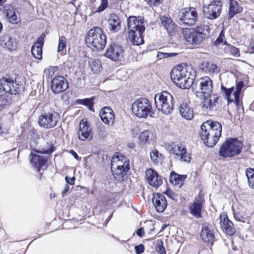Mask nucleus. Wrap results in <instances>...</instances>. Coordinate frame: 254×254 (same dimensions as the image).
Returning <instances> with one entry per match:
<instances>
[{
  "label": "nucleus",
  "instance_id": "37998d69",
  "mask_svg": "<svg viewBox=\"0 0 254 254\" xmlns=\"http://www.w3.org/2000/svg\"><path fill=\"white\" fill-rule=\"evenodd\" d=\"M150 157L152 162L154 164H158L161 162L162 155L159 152L154 149L150 152Z\"/></svg>",
  "mask_w": 254,
  "mask_h": 254
},
{
  "label": "nucleus",
  "instance_id": "dca6fc26",
  "mask_svg": "<svg viewBox=\"0 0 254 254\" xmlns=\"http://www.w3.org/2000/svg\"><path fill=\"white\" fill-rule=\"evenodd\" d=\"M51 86L53 92L58 94L67 89L68 87V83L64 76H58L53 79Z\"/></svg>",
  "mask_w": 254,
  "mask_h": 254
},
{
  "label": "nucleus",
  "instance_id": "423d86ee",
  "mask_svg": "<svg viewBox=\"0 0 254 254\" xmlns=\"http://www.w3.org/2000/svg\"><path fill=\"white\" fill-rule=\"evenodd\" d=\"M155 103L157 109L162 113L169 115L172 113L174 108V98L167 91H163L155 95Z\"/></svg>",
  "mask_w": 254,
  "mask_h": 254
},
{
  "label": "nucleus",
  "instance_id": "473e14b6",
  "mask_svg": "<svg viewBox=\"0 0 254 254\" xmlns=\"http://www.w3.org/2000/svg\"><path fill=\"white\" fill-rule=\"evenodd\" d=\"M1 45L3 48L10 51L15 50L17 46L16 40L8 35L3 36L1 40Z\"/></svg>",
  "mask_w": 254,
  "mask_h": 254
},
{
  "label": "nucleus",
  "instance_id": "4be33fe9",
  "mask_svg": "<svg viewBox=\"0 0 254 254\" xmlns=\"http://www.w3.org/2000/svg\"><path fill=\"white\" fill-rule=\"evenodd\" d=\"M152 202L159 212H163L167 207V201L165 196L161 193L154 194L152 199Z\"/></svg>",
  "mask_w": 254,
  "mask_h": 254
},
{
  "label": "nucleus",
  "instance_id": "774afa93",
  "mask_svg": "<svg viewBox=\"0 0 254 254\" xmlns=\"http://www.w3.org/2000/svg\"><path fill=\"white\" fill-rule=\"evenodd\" d=\"M2 28V25L1 23L0 22V32H1Z\"/></svg>",
  "mask_w": 254,
  "mask_h": 254
},
{
  "label": "nucleus",
  "instance_id": "a18cd8bd",
  "mask_svg": "<svg viewBox=\"0 0 254 254\" xmlns=\"http://www.w3.org/2000/svg\"><path fill=\"white\" fill-rule=\"evenodd\" d=\"M66 38L64 36H61L59 38L58 51L62 52L66 47Z\"/></svg>",
  "mask_w": 254,
  "mask_h": 254
},
{
  "label": "nucleus",
  "instance_id": "79ce46f5",
  "mask_svg": "<svg viewBox=\"0 0 254 254\" xmlns=\"http://www.w3.org/2000/svg\"><path fill=\"white\" fill-rule=\"evenodd\" d=\"M244 86V83L242 81L239 82L236 85V90L234 92L235 98V103L237 106L240 104V96L242 89Z\"/></svg>",
  "mask_w": 254,
  "mask_h": 254
},
{
  "label": "nucleus",
  "instance_id": "680f3d73",
  "mask_svg": "<svg viewBox=\"0 0 254 254\" xmlns=\"http://www.w3.org/2000/svg\"><path fill=\"white\" fill-rule=\"evenodd\" d=\"M136 234L140 237H142L144 234V231L143 228H140L136 231Z\"/></svg>",
  "mask_w": 254,
  "mask_h": 254
},
{
  "label": "nucleus",
  "instance_id": "6e6552de",
  "mask_svg": "<svg viewBox=\"0 0 254 254\" xmlns=\"http://www.w3.org/2000/svg\"><path fill=\"white\" fill-rule=\"evenodd\" d=\"M197 18V12L194 7L182 8L178 13L179 23L181 26H192L195 24Z\"/></svg>",
  "mask_w": 254,
  "mask_h": 254
},
{
  "label": "nucleus",
  "instance_id": "864d4df0",
  "mask_svg": "<svg viewBox=\"0 0 254 254\" xmlns=\"http://www.w3.org/2000/svg\"><path fill=\"white\" fill-rule=\"evenodd\" d=\"M8 103V100L5 96L0 95V111L2 110Z\"/></svg>",
  "mask_w": 254,
  "mask_h": 254
},
{
  "label": "nucleus",
  "instance_id": "58836bf2",
  "mask_svg": "<svg viewBox=\"0 0 254 254\" xmlns=\"http://www.w3.org/2000/svg\"><path fill=\"white\" fill-rule=\"evenodd\" d=\"M233 87L228 88L223 85L221 86V93L224 97L227 100L228 104L233 102H235V99H233L231 98V95L233 91Z\"/></svg>",
  "mask_w": 254,
  "mask_h": 254
},
{
  "label": "nucleus",
  "instance_id": "f3484780",
  "mask_svg": "<svg viewBox=\"0 0 254 254\" xmlns=\"http://www.w3.org/2000/svg\"><path fill=\"white\" fill-rule=\"evenodd\" d=\"M145 177L149 185L154 188H158L162 184V180L154 170L149 169L145 172Z\"/></svg>",
  "mask_w": 254,
  "mask_h": 254
},
{
  "label": "nucleus",
  "instance_id": "2f4dec72",
  "mask_svg": "<svg viewBox=\"0 0 254 254\" xmlns=\"http://www.w3.org/2000/svg\"><path fill=\"white\" fill-rule=\"evenodd\" d=\"M202 203L198 200L193 202L189 207L190 213L197 219L201 218Z\"/></svg>",
  "mask_w": 254,
  "mask_h": 254
},
{
  "label": "nucleus",
  "instance_id": "3c124183",
  "mask_svg": "<svg viewBox=\"0 0 254 254\" xmlns=\"http://www.w3.org/2000/svg\"><path fill=\"white\" fill-rule=\"evenodd\" d=\"M80 103L86 106L89 110H92V108L93 105V101L92 98H86L85 99L80 100Z\"/></svg>",
  "mask_w": 254,
  "mask_h": 254
},
{
  "label": "nucleus",
  "instance_id": "69168bd1",
  "mask_svg": "<svg viewBox=\"0 0 254 254\" xmlns=\"http://www.w3.org/2000/svg\"><path fill=\"white\" fill-rule=\"evenodd\" d=\"M71 153L76 159L79 160L78 156L76 152H75L73 150H71Z\"/></svg>",
  "mask_w": 254,
  "mask_h": 254
},
{
  "label": "nucleus",
  "instance_id": "603ef678",
  "mask_svg": "<svg viewBox=\"0 0 254 254\" xmlns=\"http://www.w3.org/2000/svg\"><path fill=\"white\" fill-rule=\"evenodd\" d=\"M108 0H100V4L95 12H100L104 10L108 6Z\"/></svg>",
  "mask_w": 254,
  "mask_h": 254
},
{
  "label": "nucleus",
  "instance_id": "5fc2aeb1",
  "mask_svg": "<svg viewBox=\"0 0 254 254\" xmlns=\"http://www.w3.org/2000/svg\"><path fill=\"white\" fill-rule=\"evenodd\" d=\"M163 0H145L151 6H157L161 4Z\"/></svg>",
  "mask_w": 254,
  "mask_h": 254
},
{
  "label": "nucleus",
  "instance_id": "1a4fd4ad",
  "mask_svg": "<svg viewBox=\"0 0 254 254\" xmlns=\"http://www.w3.org/2000/svg\"><path fill=\"white\" fill-rule=\"evenodd\" d=\"M60 118V115L56 112H45L39 116L38 124L41 127L50 129L57 125Z\"/></svg>",
  "mask_w": 254,
  "mask_h": 254
},
{
  "label": "nucleus",
  "instance_id": "f704fd0d",
  "mask_svg": "<svg viewBox=\"0 0 254 254\" xmlns=\"http://www.w3.org/2000/svg\"><path fill=\"white\" fill-rule=\"evenodd\" d=\"M160 20L162 25H163L166 28L168 33L169 34H171L174 30L176 27L175 24L173 22L171 18L170 17L164 16L161 17Z\"/></svg>",
  "mask_w": 254,
  "mask_h": 254
},
{
  "label": "nucleus",
  "instance_id": "393cba45",
  "mask_svg": "<svg viewBox=\"0 0 254 254\" xmlns=\"http://www.w3.org/2000/svg\"><path fill=\"white\" fill-rule=\"evenodd\" d=\"M100 116L101 120L105 124L109 125L110 123L114 122L115 114L113 110L109 107L102 108L100 112Z\"/></svg>",
  "mask_w": 254,
  "mask_h": 254
},
{
  "label": "nucleus",
  "instance_id": "052dcab7",
  "mask_svg": "<svg viewBox=\"0 0 254 254\" xmlns=\"http://www.w3.org/2000/svg\"><path fill=\"white\" fill-rule=\"evenodd\" d=\"M65 181L67 184L71 185H74L75 178L74 177L69 178L67 176L65 178Z\"/></svg>",
  "mask_w": 254,
  "mask_h": 254
},
{
  "label": "nucleus",
  "instance_id": "09e8293b",
  "mask_svg": "<svg viewBox=\"0 0 254 254\" xmlns=\"http://www.w3.org/2000/svg\"><path fill=\"white\" fill-rule=\"evenodd\" d=\"M3 9V12L6 14L7 18L10 16V15H12L13 13H15L13 8L9 4H5Z\"/></svg>",
  "mask_w": 254,
  "mask_h": 254
},
{
  "label": "nucleus",
  "instance_id": "cd10ccee",
  "mask_svg": "<svg viewBox=\"0 0 254 254\" xmlns=\"http://www.w3.org/2000/svg\"><path fill=\"white\" fill-rule=\"evenodd\" d=\"M207 37L199 33L192 31L186 35V40L188 43L192 45H200Z\"/></svg>",
  "mask_w": 254,
  "mask_h": 254
},
{
  "label": "nucleus",
  "instance_id": "c756f323",
  "mask_svg": "<svg viewBox=\"0 0 254 254\" xmlns=\"http://www.w3.org/2000/svg\"><path fill=\"white\" fill-rule=\"evenodd\" d=\"M233 210L234 217L237 221L244 223L248 220V215L245 207L239 205L236 209L233 208Z\"/></svg>",
  "mask_w": 254,
  "mask_h": 254
},
{
  "label": "nucleus",
  "instance_id": "e2e57ef3",
  "mask_svg": "<svg viewBox=\"0 0 254 254\" xmlns=\"http://www.w3.org/2000/svg\"><path fill=\"white\" fill-rule=\"evenodd\" d=\"M99 134H101L102 136L106 135V130L104 127H101L99 128Z\"/></svg>",
  "mask_w": 254,
  "mask_h": 254
},
{
  "label": "nucleus",
  "instance_id": "8fccbe9b",
  "mask_svg": "<svg viewBox=\"0 0 254 254\" xmlns=\"http://www.w3.org/2000/svg\"><path fill=\"white\" fill-rule=\"evenodd\" d=\"M177 55L176 53H163L159 52L157 55V58L158 59L167 58L169 57H175Z\"/></svg>",
  "mask_w": 254,
  "mask_h": 254
},
{
  "label": "nucleus",
  "instance_id": "412c9836",
  "mask_svg": "<svg viewBox=\"0 0 254 254\" xmlns=\"http://www.w3.org/2000/svg\"><path fill=\"white\" fill-rule=\"evenodd\" d=\"M45 37V35L44 34L41 35L31 48V53L33 56L38 60L41 59L42 57V47L44 42Z\"/></svg>",
  "mask_w": 254,
  "mask_h": 254
},
{
  "label": "nucleus",
  "instance_id": "4d7b16f0",
  "mask_svg": "<svg viewBox=\"0 0 254 254\" xmlns=\"http://www.w3.org/2000/svg\"><path fill=\"white\" fill-rule=\"evenodd\" d=\"M135 253L137 254H140L142 253L144 251V246L142 244H140L138 246H136L134 248Z\"/></svg>",
  "mask_w": 254,
  "mask_h": 254
},
{
  "label": "nucleus",
  "instance_id": "20e7f679",
  "mask_svg": "<svg viewBox=\"0 0 254 254\" xmlns=\"http://www.w3.org/2000/svg\"><path fill=\"white\" fill-rule=\"evenodd\" d=\"M85 42L87 45L93 50L100 51L105 48L107 38L102 29L96 27L88 31Z\"/></svg>",
  "mask_w": 254,
  "mask_h": 254
},
{
  "label": "nucleus",
  "instance_id": "aec40b11",
  "mask_svg": "<svg viewBox=\"0 0 254 254\" xmlns=\"http://www.w3.org/2000/svg\"><path fill=\"white\" fill-rule=\"evenodd\" d=\"M78 134L79 139L81 140H90L92 138L91 128L87 122L83 120L81 121Z\"/></svg>",
  "mask_w": 254,
  "mask_h": 254
},
{
  "label": "nucleus",
  "instance_id": "a19ab883",
  "mask_svg": "<svg viewBox=\"0 0 254 254\" xmlns=\"http://www.w3.org/2000/svg\"><path fill=\"white\" fill-rule=\"evenodd\" d=\"M249 186L252 189H254V169L253 168H247L245 171Z\"/></svg>",
  "mask_w": 254,
  "mask_h": 254
},
{
  "label": "nucleus",
  "instance_id": "c9c22d12",
  "mask_svg": "<svg viewBox=\"0 0 254 254\" xmlns=\"http://www.w3.org/2000/svg\"><path fill=\"white\" fill-rule=\"evenodd\" d=\"M186 178L185 175H180L172 172L170 174L169 180L174 186L179 185L180 187L184 184Z\"/></svg>",
  "mask_w": 254,
  "mask_h": 254
},
{
  "label": "nucleus",
  "instance_id": "0eeeda50",
  "mask_svg": "<svg viewBox=\"0 0 254 254\" xmlns=\"http://www.w3.org/2000/svg\"><path fill=\"white\" fill-rule=\"evenodd\" d=\"M131 110L136 117L146 118L152 113V105L147 98H140L133 103Z\"/></svg>",
  "mask_w": 254,
  "mask_h": 254
},
{
  "label": "nucleus",
  "instance_id": "f03ea898",
  "mask_svg": "<svg viewBox=\"0 0 254 254\" xmlns=\"http://www.w3.org/2000/svg\"><path fill=\"white\" fill-rule=\"evenodd\" d=\"M221 132L222 126L220 123L207 121L201 125L199 135L206 146L212 147L219 140Z\"/></svg>",
  "mask_w": 254,
  "mask_h": 254
},
{
  "label": "nucleus",
  "instance_id": "338daca9",
  "mask_svg": "<svg viewBox=\"0 0 254 254\" xmlns=\"http://www.w3.org/2000/svg\"><path fill=\"white\" fill-rule=\"evenodd\" d=\"M6 0H0V5H1L2 3H4Z\"/></svg>",
  "mask_w": 254,
  "mask_h": 254
},
{
  "label": "nucleus",
  "instance_id": "5701e85b",
  "mask_svg": "<svg viewBox=\"0 0 254 254\" xmlns=\"http://www.w3.org/2000/svg\"><path fill=\"white\" fill-rule=\"evenodd\" d=\"M108 28L112 32H118L121 28V20L115 14H111L108 19Z\"/></svg>",
  "mask_w": 254,
  "mask_h": 254
},
{
  "label": "nucleus",
  "instance_id": "4468645a",
  "mask_svg": "<svg viewBox=\"0 0 254 254\" xmlns=\"http://www.w3.org/2000/svg\"><path fill=\"white\" fill-rule=\"evenodd\" d=\"M127 26L128 30L144 32L145 30L144 19L141 16H129L127 18Z\"/></svg>",
  "mask_w": 254,
  "mask_h": 254
},
{
  "label": "nucleus",
  "instance_id": "6ab92c4d",
  "mask_svg": "<svg viewBox=\"0 0 254 254\" xmlns=\"http://www.w3.org/2000/svg\"><path fill=\"white\" fill-rule=\"evenodd\" d=\"M220 224L222 230L229 235H233L235 233L233 223L229 220L225 213L221 214L219 216Z\"/></svg>",
  "mask_w": 254,
  "mask_h": 254
},
{
  "label": "nucleus",
  "instance_id": "bf43d9fd",
  "mask_svg": "<svg viewBox=\"0 0 254 254\" xmlns=\"http://www.w3.org/2000/svg\"><path fill=\"white\" fill-rule=\"evenodd\" d=\"M9 22L11 23L14 24L17 23L18 22L17 15L15 13H13L12 15H10V16L8 18Z\"/></svg>",
  "mask_w": 254,
  "mask_h": 254
},
{
  "label": "nucleus",
  "instance_id": "39448f33",
  "mask_svg": "<svg viewBox=\"0 0 254 254\" xmlns=\"http://www.w3.org/2000/svg\"><path fill=\"white\" fill-rule=\"evenodd\" d=\"M243 148V143L237 138H230L220 146L219 155L224 158L233 157L239 154Z\"/></svg>",
  "mask_w": 254,
  "mask_h": 254
},
{
  "label": "nucleus",
  "instance_id": "c85d7f7f",
  "mask_svg": "<svg viewBox=\"0 0 254 254\" xmlns=\"http://www.w3.org/2000/svg\"><path fill=\"white\" fill-rule=\"evenodd\" d=\"M199 68L203 72L209 74L217 73L219 71L218 66L212 63L204 61L199 64Z\"/></svg>",
  "mask_w": 254,
  "mask_h": 254
},
{
  "label": "nucleus",
  "instance_id": "bb28decb",
  "mask_svg": "<svg viewBox=\"0 0 254 254\" xmlns=\"http://www.w3.org/2000/svg\"><path fill=\"white\" fill-rule=\"evenodd\" d=\"M143 32L135 31V30H128V39L133 45H140L144 43Z\"/></svg>",
  "mask_w": 254,
  "mask_h": 254
},
{
  "label": "nucleus",
  "instance_id": "c03bdc74",
  "mask_svg": "<svg viewBox=\"0 0 254 254\" xmlns=\"http://www.w3.org/2000/svg\"><path fill=\"white\" fill-rule=\"evenodd\" d=\"M151 135V132L148 130H146L142 131L139 137L140 143L142 144L149 143Z\"/></svg>",
  "mask_w": 254,
  "mask_h": 254
},
{
  "label": "nucleus",
  "instance_id": "2eb2a0df",
  "mask_svg": "<svg viewBox=\"0 0 254 254\" xmlns=\"http://www.w3.org/2000/svg\"><path fill=\"white\" fill-rule=\"evenodd\" d=\"M200 237L208 246H212L215 241L214 230L212 226L209 224H203Z\"/></svg>",
  "mask_w": 254,
  "mask_h": 254
},
{
  "label": "nucleus",
  "instance_id": "e433bc0d",
  "mask_svg": "<svg viewBox=\"0 0 254 254\" xmlns=\"http://www.w3.org/2000/svg\"><path fill=\"white\" fill-rule=\"evenodd\" d=\"M224 45L225 47L223 48V50L227 55L234 57H239L240 56L239 50L238 48L227 44L226 41H225Z\"/></svg>",
  "mask_w": 254,
  "mask_h": 254
},
{
  "label": "nucleus",
  "instance_id": "7ed1b4c3",
  "mask_svg": "<svg viewBox=\"0 0 254 254\" xmlns=\"http://www.w3.org/2000/svg\"><path fill=\"white\" fill-rule=\"evenodd\" d=\"M130 169L129 161L124 155L116 152L111 160V169L114 177L117 179H123Z\"/></svg>",
  "mask_w": 254,
  "mask_h": 254
},
{
  "label": "nucleus",
  "instance_id": "49530a36",
  "mask_svg": "<svg viewBox=\"0 0 254 254\" xmlns=\"http://www.w3.org/2000/svg\"><path fill=\"white\" fill-rule=\"evenodd\" d=\"M156 251L158 254H166L165 249L163 245L161 240L158 241L156 243Z\"/></svg>",
  "mask_w": 254,
  "mask_h": 254
},
{
  "label": "nucleus",
  "instance_id": "0e129e2a",
  "mask_svg": "<svg viewBox=\"0 0 254 254\" xmlns=\"http://www.w3.org/2000/svg\"><path fill=\"white\" fill-rule=\"evenodd\" d=\"M69 189V186H68V185H67V184H66V185L65 186V187H64V190H63V191H62V193H63V194H64V193H66V192H67V191H68Z\"/></svg>",
  "mask_w": 254,
  "mask_h": 254
},
{
  "label": "nucleus",
  "instance_id": "72a5a7b5",
  "mask_svg": "<svg viewBox=\"0 0 254 254\" xmlns=\"http://www.w3.org/2000/svg\"><path fill=\"white\" fill-rule=\"evenodd\" d=\"M31 163L38 170L45 166L47 159L43 156H40L35 154H31Z\"/></svg>",
  "mask_w": 254,
  "mask_h": 254
},
{
  "label": "nucleus",
  "instance_id": "4c0bfd02",
  "mask_svg": "<svg viewBox=\"0 0 254 254\" xmlns=\"http://www.w3.org/2000/svg\"><path fill=\"white\" fill-rule=\"evenodd\" d=\"M210 29L209 26L205 24L204 22L197 26L192 31L197 33H199L205 36H207L210 33Z\"/></svg>",
  "mask_w": 254,
  "mask_h": 254
},
{
  "label": "nucleus",
  "instance_id": "9d476101",
  "mask_svg": "<svg viewBox=\"0 0 254 254\" xmlns=\"http://www.w3.org/2000/svg\"><path fill=\"white\" fill-rule=\"evenodd\" d=\"M223 2L221 0H213L207 5L203 7L204 16L210 20H214L218 18L221 12Z\"/></svg>",
  "mask_w": 254,
  "mask_h": 254
},
{
  "label": "nucleus",
  "instance_id": "a211bd4d",
  "mask_svg": "<svg viewBox=\"0 0 254 254\" xmlns=\"http://www.w3.org/2000/svg\"><path fill=\"white\" fill-rule=\"evenodd\" d=\"M219 96L217 94H210L208 97H204L201 102L203 108L210 111H215L218 107Z\"/></svg>",
  "mask_w": 254,
  "mask_h": 254
},
{
  "label": "nucleus",
  "instance_id": "ddd939ff",
  "mask_svg": "<svg viewBox=\"0 0 254 254\" xmlns=\"http://www.w3.org/2000/svg\"><path fill=\"white\" fill-rule=\"evenodd\" d=\"M200 92L204 97H208L213 91V83L212 80L208 76L201 77L196 81Z\"/></svg>",
  "mask_w": 254,
  "mask_h": 254
},
{
  "label": "nucleus",
  "instance_id": "6e6d98bb",
  "mask_svg": "<svg viewBox=\"0 0 254 254\" xmlns=\"http://www.w3.org/2000/svg\"><path fill=\"white\" fill-rule=\"evenodd\" d=\"M54 147L53 146H52V145L51 146V147L49 148V149H42V150L41 151H39L38 150H36L35 149V151L37 152H41L42 153H45V154H51V153H52L53 151H54Z\"/></svg>",
  "mask_w": 254,
  "mask_h": 254
},
{
  "label": "nucleus",
  "instance_id": "7c9ffc66",
  "mask_svg": "<svg viewBox=\"0 0 254 254\" xmlns=\"http://www.w3.org/2000/svg\"><path fill=\"white\" fill-rule=\"evenodd\" d=\"M243 7L240 3L235 0H229L228 19H232L236 14L241 12Z\"/></svg>",
  "mask_w": 254,
  "mask_h": 254
},
{
  "label": "nucleus",
  "instance_id": "f257e3e1",
  "mask_svg": "<svg viewBox=\"0 0 254 254\" xmlns=\"http://www.w3.org/2000/svg\"><path fill=\"white\" fill-rule=\"evenodd\" d=\"M196 72L191 65H179L174 67L171 72L173 82L181 89H188L196 78Z\"/></svg>",
  "mask_w": 254,
  "mask_h": 254
},
{
  "label": "nucleus",
  "instance_id": "ea45409f",
  "mask_svg": "<svg viewBox=\"0 0 254 254\" xmlns=\"http://www.w3.org/2000/svg\"><path fill=\"white\" fill-rule=\"evenodd\" d=\"M91 70L94 73H97L100 71L102 67L101 62L98 60L91 59L89 61Z\"/></svg>",
  "mask_w": 254,
  "mask_h": 254
},
{
  "label": "nucleus",
  "instance_id": "9b49d317",
  "mask_svg": "<svg viewBox=\"0 0 254 254\" xmlns=\"http://www.w3.org/2000/svg\"><path fill=\"white\" fill-rule=\"evenodd\" d=\"M24 88L22 83L15 82L10 78H2L0 79V90L11 94L16 95Z\"/></svg>",
  "mask_w": 254,
  "mask_h": 254
},
{
  "label": "nucleus",
  "instance_id": "b1692460",
  "mask_svg": "<svg viewBox=\"0 0 254 254\" xmlns=\"http://www.w3.org/2000/svg\"><path fill=\"white\" fill-rule=\"evenodd\" d=\"M172 151L176 155L180 156L182 161L190 162L191 159L190 155L187 153L186 148L181 144H178L173 146Z\"/></svg>",
  "mask_w": 254,
  "mask_h": 254
},
{
  "label": "nucleus",
  "instance_id": "13d9d810",
  "mask_svg": "<svg viewBox=\"0 0 254 254\" xmlns=\"http://www.w3.org/2000/svg\"><path fill=\"white\" fill-rule=\"evenodd\" d=\"M56 69V67H51L49 68L46 69L44 70V72L45 73H48V76L49 77H52L54 74L55 70Z\"/></svg>",
  "mask_w": 254,
  "mask_h": 254
},
{
  "label": "nucleus",
  "instance_id": "f8f14e48",
  "mask_svg": "<svg viewBox=\"0 0 254 254\" xmlns=\"http://www.w3.org/2000/svg\"><path fill=\"white\" fill-rule=\"evenodd\" d=\"M124 50L118 44L114 43L107 48L105 56L113 61H119L123 58Z\"/></svg>",
  "mask_w": 254,
  "mask_h": 254
},
{
  "label": "nucleus",
  "instance_id": "de8ad7c7",
  "mask_svg": "<svg viewBox=\"0 0 254 254\" xmlns=\"http://www.w3.org/2000/svg\"><path fill=\"white\" fill-rule=\"evenodd\" d=\"M225 41H226L225 39V35L224 31L222 30L220 32L218 37L217 38L216 40L214 42V44L215 45L218 46L220 44H222L225 46L224 43Z\"/></svg>",
  "mask_w": 254,
  "mask_h": 254
},
{
  "label": "nucleus",
  "instance_id": "a878e982",
  "mask_svg": "<svg viewBox=\"0 0 254 254\" xmlns=\"http://www.w3.org/2000/svg\"><path fill=\"white\" fill-rule=\"evenodd\" d=\"M179 111L182 117L187 120H190L194 117L193 110L190 102L181 104Z\"/></svg>",
  "mask_w": 254,
  "mask_h": 254
}]
</instances>
